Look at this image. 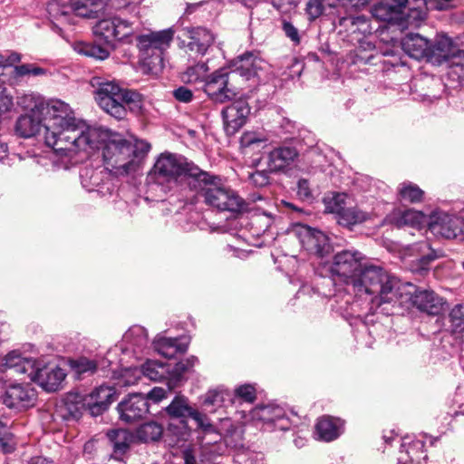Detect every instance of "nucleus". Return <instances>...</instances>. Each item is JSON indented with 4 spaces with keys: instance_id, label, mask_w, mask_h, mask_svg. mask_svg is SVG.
<instances>
[{
    "instance_id": "39",
    "label": "nucleus",
    "mask_w": 464,
    "mask_h": 464,
    "mask_svg": "<svg viewBox=\"0 0 464 464\" xmlns=\"http://www.w3.org/2000/svg\"><path fill=\"white\" fill-rule=\"evenodd\" d=\"M432 0H413L411 6L405 17L408 24L419 27L420 24L427 18V5Z\"/></svg>"
},
{
    "instance_id": "21",
    "label": "nucleus",
    "mask_w": 464,
    "mask_h": 464,
    "mask_svg": "<svg viewBox=\"0 0 464 464\" xmlns=\"http://www.w3.org/2000/svg\"><path fill=\"white\" fill-rule=\"evenodd\" d=\"M184 35L188 39L187 53L190 56H203L215 40L214 34L205 27H187Z\"/></svg>"
},
{
    "instance_id": "8",
    "label": "nucleus",
    "mask_w": 464,
    "mask_h": 464,
    "mask_svg": "<svg viewBox=\"0 0 464 464\" xmlns=\"http://www.w3.org/2000/svg\"><path fill=\"white\" fill-rule=\"evenodd\" d=\"M205 179H198L193 188L202 191L207 205L220 211L243 212L247 211L246 202L237 192L224 185L217 177L210 176L205 171Z\"/></svg>"
},
{
    "instance_id": "22",
    "label": "nucleus",
    "mask_w": 464,
    "mask_h": 464,
    "mask_svg": "<svg viewBox=\"0 0 464 464\" xmlns=\"http://www.w3.org/2000/svg\"><path fill=\"white\" fill-rule=\"evenodd\" d=\"M115 390L111 386L101 385L83 396V405L92 416L103 413L114 400Z\"/></svg>"
},
{
    "instance_id": "33",
    "label": "nucleus",
    "mask_w": 464,
    "mask_h": 464,
    "mask_svg": "<svg viewBox=\"0 0 464 464\" xmlns=\"http://www.w3.org/2000/svg\"><path fill=\"white\" fill-rule=\"evenodd\" d=\"M339 24L344 27L350 34L358 36H365L372 31L370 20L365 15H350L341 17ZM360 37L357 38L360 41Z\"/></svg>"
},
{
    "instance_id": "59",
    "label": "nucleus",
    "mask_w": 464,
    "mask_h": 464,
    "mask_svg": "<svg viewBox=\"0 0 464 464\" xmlns=\"http://www.w3.org/2000/svg\"><path fill=\"white\" fill-rule=\"evenodd\" d=\"M174 98L184 103H188L193 100V92L187 87L181 86L173 91Z\"/></svg>"
},
{
    "instance_id": "62",
    "label": "nucleus",
    "mask_w": 464,
    "mask_h": 464,
    "mask_svg": "<svg viewBox=\"0 0 464 464\" xmlns=\"http://www.w3.org/2000/svg\"><path fill=\"white\" fill-rule=\"evenodd\" d=\"M166 397V391L160 387L153 388L147 395V400H151L154 402H159Z\"/></svg>"
},
{
    "instance_id": "43",
    "label": "nucleus",
    "mask_w": 464,
    "mask_h": 464,
    "mask_svg": "<svg viewBox=\"0 0 464 464\" xmlns=\"http://www.w3.org/2000/svg\"><path fill=\"white\" fill-rule=\"evenodd\" d=\"M399 195L401 200L410 203H417L421 201L423 190L411 182H403L398 188Z\"/></svg>"
},
{
    "instance_id": "48",
    "label": "nucleus",
    "mask_w": 464,
    "mask_h": 464,
    "mask_svg": "<svg viewBox=\"0 0 464 464\" xmlns=\"http://www.w3.org/2000/svg\"><path fill=\"white\" fill-rule=\"evenodd\" d=\"M344 199L345 195L340 193H334L331 196L325 197L324 198L325 211L328 213L336 214L338 218L340 216V212L344 209Z\"/></svg>"
},
{
    "instance_id": "32",
    "label": "nucleus",
    "mask_w": 464,
    "mask_h": 464,
    "mask_svg": "<svg viewBox=\"0 0 464 464\" xmlns=\"http://www.w3.org/2000/svg\"><path fill=\"white\" fill-rule=\"evenodd\" d=\"M166 411L169 417L180 419L181 421H184L188 417L193 420H199L201 418L200 412L193 409L188 404V400L184 396H176L166 408Z\"/></svg>"
},
{
    "instance_id": "52",
    "label": "nucleus",
    "mask_w": 464,
    "mask_h": 464,
    "mask_svg": "<svg viewBox=\"0 0 464 464\" xmlns=\"http://www.w3.org/2000/svg\"><path fill=\"white\" fill-rule=\"evenodd\" d=\"M449 317L454 331H460L464 327V304L455 305Z\"/></svg>"
},
{
    "instance_id": "10",
    "label": "nucleus",
    "mask_w": 464,
    "mask_h": 464,
    "mask_svg": "<svg viewBox=\"0 0 464 464\" xmlns=\"http://www.w3.org/2000/svg\"><path fill=\"white\" fill-rule=\"evenodd\" d=\"M141 0H71V5H60L57 1H52L47 6L49 14L57 21H67L68 17L76 12L82 16H90L93 9L107 5L115 10L128 9L130 13L136 11Z\"/></svg>"
},
{
    "instance_id": "20",
    "label": "nucleus",
    "mask_w": 464,
    "mask_h": 464,
    "mask_svg": "<svg viewBox=\"0 0 464 464\" xmlns=\"http://www.w3.org/2000/svg\"><path fill=\"white\" fill-rule=\"evenodd\" d=\"M36 398V391L30 385L14 384L6 388L2 401L10 409L24 410L34 406Z\"/></svg>"
},
{
    "instance_id": "12",
    "label": "nucleus",
    "mask_w": 464,
    "mask_h": 464,
    "mask_svg": "<svg viewBox=\"0 0 464 464\" xmlns=\"http://www.w3.org/2000/svg\"><path fill=\"white\" fill-rule=\"evenodd\" d=\"M291 234L299 240L306 251L317 256L323 257L332 250L328 237L320 230L296 224L293 227Z\"/></svg>"
},
{
    "instance_id": "5",
    "label": "nucleus",
    "mask_w": 464,
    "mask_h": 464,
    "mask_svg": "<svg viewBox=\"0 0 464 464\" xmlns=\"http://www.w3.org/2000/svg\"><path fill=\"white\" fill-rule=\"evenodd\" d=\"M4 365L16 374L26 375L46 392L59 390L66 377L63 369L47 362L45 359L24 357L14 351L5 355Z\"/></svg>"
},
{
    "instance_id": "29",
    "label": "nucleus",
    "mask_w": 464,
    "mask_h": 464,
    "mask_svg": "<svg viewBox=\"0 0 464 464\" xmlns=\"http://www.w3.org/2000/svg\"><path fill=\"white\" fill-rule=\"evenodd\" d=\"M429 44V40L419 34H408L401 42L403 52L416 60L428 61Z\"/></svg>"
},
{
    "instance_id": "23",
    "label": "nucleus",
    "mask_w": 464,
    "mask_h": 464,
    "mask_svg": "<svg viewBox=\"0 0 464 464\" xmlns=\"http://www.w3.org/2000/svg\"><path fill=\"white\" fill-rule=\"evenodd\" d=\"M426 436L421 435L414 440L406 437L401 443V449L397 464H424L427 459L425 450Z\"/></svg>"
},
{
    "instance_id": "36",
    "label": "nucleus",
    "mask_w": 464,
    "mask_h": 464,
    "mask_svg": "<svg viewBox=\"0 0 464 464\" xmlns=\"http://www.w3.org/2000/svg\"><path fill=\"white\" fill-rule=\"evenodd\" d=\"M139 372L151 381L160 382L164 379L169 380L170 364L159 362L157 361H148L141 366Z\"/></svg>"
},
{
    "instance_id": "64",
    "label": "nucleus",
    "mask_w": 464,
    "mask_h": 464,
    "mask_svg": "<svg viewBox=\"0 0 464 464\" xmlns=\"http://www.w3.org/2000/svg\"><path fill=\"white\" fill-rule=\"evenodd\" d=\"M227 250L228 252H231L233 256L239 257L241 259L247 257V256L249 254V251L239 249L237 247L230 246V245H228L227 246Z\"/></svg>"
},
{
    "instance_id": "17",
    "label": "nucleus",
    "mask_w": 464,
    "mask_h": 464,
    "mask_svg": "<svg viewBox=\"0 0 464 464\" xmlns=\"http://www.w3.org/2000/svg\"><path fill=\"white\" fill-rule=\"evenodd\" d=\"M148 343L146 329L140 325H133L125 332L121 343L115 346L114 351L121 350L124 356L139 358Z\"/></svg>"
},
{
    "instance_id": "61",
    "label": "nucleus",
    "mask_w": 464,
    "mask_h": 464,
    "mask_svg": "<svg viewBox=\"0 0 464 464\" xmlns=\"http://www.w3.org/2000/svg\"><path fill=\"white\" fill-rule=\"evenodd\" d=\"M449 65L464 71V50L456 48Z\"/></svg>"
},
{
    "instance_id": "24",
    "label": "nucleus",
    "mask_w": 464,
    "mask_h": 464,
    "mask_svg": "<svg viewBox=\"0 0 464 464\" xmlns=\"http://www.w3.org/2000/svg\"><path fill=\"white\" fill-rule=\"evenodd\" d=\"M250 108L244 100H237L222 111L225 130L227 134H234L246 122Z\"/></svg>"
},
{
    "instance_id": "56",
    "label": "nucleus",
    "mask_w": 464,
    "mask_h": 464,
    "mask_svg": "<svg viewBox=\"0 0 464 464\" xmlns=\"http://www.w3.org/2000/svg\"><path fill=\"white\" fill-rule=\"evenodd\" d=\"M324 12V5L321 0H310L306 5V13L309 18L314 20Z\"/></svg>"
},
{
    "instance_id": "51",
    "label": "nucleus",
    "mask_w": 464,
    "mask_h": 464,
    "mask_svg": "<svg viewBox=\"0 0 464 464\" xmlns=\"http://www.w3.org/2000/svg\"><path fill=\"white\" fill-rule=\"evenodd\" d=\"M234 403L236 400H241L245 402L252 403L256 399V389L251 384H244L238 386L233 394Z\"/></svg>"
},
{
    "instance_id": "41",
    "label": "nucleus",
    "mask_w": 464,
    "mask_h": 464,
    "mask_svg": "<svg viewBox=\"0 0 464 464\" xmlns=\"http://www.w3.org/2000/svg\"><path fill=\"white\" fill-rule=\"evenodd\" d=\"M422 215L420 212L413 209L398 211L393 214L392 222L398 227L404 226L414 227L421 222Z\"/></svg>"
},
{
    "instance_id": "28",
    "label": "nucleus",
    "mask_w": 464,
    "mask_h": 464,
    "mask_svg": "<svg viewBox=\"0 0 464 464\" xmlns=\"http://www.w3.org/2000/svg\"><path fill=\"white\" fill-rule=\"evenodd\" d=\"M343 431V421L338 418L324 416L315 424L316 439L323 441H333Z\"/></svg>"
},
{
    "instance_id": "50",
    "label": "nucleus",
    "mask_w": 464,
    "mask_h": 464,
    "mask_svg": "<svg viewBox=\"0 0 464 464\" xmlns=\"http://www.w3.org/2000/svg\"><path fill=\"white\" fill-rule=\"evenodd\" d=\"M0 445L6 453L12 452L14 450L10 425L3 420H0Z\"/></svg>"
},
{
    "instance_id": "54",
    "label": "nucleus",
    "mask_w": 464,
    "mask_h": 464,
    "mask_svg": "<svg viewBox=\"0 0 464 464\" xmlns=\"http://www.w3.org/2000/svg\"><path fill=\"white\" fill-rule=\"evenodd\" d=\"M252 223L258 227L259 231L266 232L274 223V218L271 214L263 212L262 214L256 215L253 218Z\"/></svg>"
},
{
    "instance_id": "19",
    "label": "nucleus",
    "mask_w": 464,
    "mask_h": 464,
    "mask_svg": "<svg viewBox=\"0 0 464 464\" xmlns=\"http://www.w3.org/2000/svg\"><path fill=\"white\" fill-rule=\"evenodd\" d=\"M147 398L140 393L130 394L118 404L120 419L126 423H133L142 420L149 413Z\"/></svg>"
},
{
    "instance_id": "18",
    "label": "nucleus",
    "mask_w": 464,
    "mask_h": 464,
    "mask_svg": "<svg viewBox=\"0 0 464 464\" xmlns=\"http://www.w3.org/2000/svg\"><path fill=\"white\" fill-rule=\"evenodd\" d=\"M267 68V63L259 55L247 52L237 57L230 63L229 71L234 75H240L246 80L257 77Z\"/></svg>"
},
{
    "instance_id": "14",
    "label": "nucleus",
    "mask_w": 464,
    "mask_h": 464,
    "mask_svg": "<svg viewBox=\"0 0 464 464\" xmlns=\"http://www.w3.org/2000/svg\"><path fill=\"white\" fill-rule=\"evenodd\" d=\"M111 174L105 166L98 169L85 166L80 171L81 183L89 192L96 191L101 196L110 195L114 189Z\"/></svg>"
},
{
    "instance_id": "30",
    "label": "nucleus",
    "mask_w": 464,
    "mask_h": 464,
    "mask_svg": "<svg viewBox=\"0 0 464 464\" xmlns=\"http://www.w3.org/2000/svg\"><path fill=\"white\" fill-rule=\"evenodd\" d=\"M227 451V445L221 440H211L205 436L203 438L199 458L205 464H223L219 459Z\"/></svg>"
},
{
    "instance_id": "57",
    "label": "nucleus",
    "mask_w": 464,
    "mask_h": 464,
    "mask_svg": "<svg viewBox=\"0 0 464 464\" xmlns=\"http://www.w3.org/2000/svg\"><path fill=\"white\" fill-rule=\"evenodd\" d=\"M266 141V139H265L262 135L257 134L256 132H245L241 137V145L243 147H250L252 145Z\"/></svg>"
},
{
    "instance_id": "9",
    "label": "nucleus",
    "mask_w": 464,
    "mask_h": 464,
    "mask_svg": "<svg viewBox=\"0 0 464 464\" xmlns=\"http://www.w3.org/2000/svg\"><path fill=\"white\" fill-rule=\"evenodd\" d=\"M174 37V30L168 28L137 36L140 64L147 73L157 74L164 67V53Z\"/></svg>"
},
{
    "instance_id": "37",
    "label": "nucleus",
    "mask_w": 464,
    "mask_h": 464,
    "mask_svg": "<svg viewBox=\"0 0 464 464\" xmlns=\"http://www.w3.org/2000/svg\"><path fill=\"white\" fill-rule=\"evenodd\" d=\"M415 251L420 253V256L412 260V270L422 272L429 269L430 264L436 259L437 256L430 249L428 242H420L415 246Z\"/></svg>"
},
{
    "instance_id": "1",
    "label": "nucleus",
    "mask_w": 464,
    "mask_h": 464,
    "mask_svg": "<svg viewBox=\"0 0 464 464\" xmlns=\"http://www.w3.org/2000/svg\"><path fill=\"white\" fill-rule=\"evenodd\" d=\"M35 98L43 105L45 143L61 157L72 160L79 148L86 147L96 137L94 125L76 118L68 103L61 100L45 102L40 96Z\"/></svg>"
},
{
    "instance_id": "4",
    "label": "nucleus",
    "mask_w": 464,
    "mask_h": 464,
    "mask_svg": "<svg viewBox=\"0 0 464 464\" xmlns=\"http://www.w3.org/2000/svg\"><path fill=\"white\" fill-rule=\"evenodd\" d=\"M391 289H387L388 298H379L375 306L383 314H394L400 308L415 306L421 312L435 315L440 314L442 299L431 290H418L410 283H402L390 275Z\"/></svg>"
},
{
    "instance_id": "27",
    "label": "nucleus",
    "mask_w": 464,
    "mask_h": 464,
    "mask_svg": "<svg viewBox=\"0 0 464 464\" xmlns=\"http://www.w3.org/2000/svg\"><path fill=\"white\" fill-rule=\"evenodd\" d=\"M457 46L453 44L452 40L445 35L437 36L434 44H429L428 62L440 65L443 63L450 64L452 55Z\"/></svg>"
},
{
    "instance_id": "42",
    "label": "nucleus",
    "mask_w": 464,
    "mask_h": 464,
    "mask_svg": "<svg viewBox=\"0 0 464 464\" xmlns=\"http://www.w3.org/2000/svg\"><path fill=\"white\" fill-rule=\"evenodd\" d=\"M198 362L197 357L190 356L186 360L179 361L174 366L170 365V374L169 375V385H174L179 382L183 374L188 372Z\"/></svg>"
},
{
    "instance_id": "13",
    "label": "nucleus",
    "mask_w": 464,
    "mask_h": 464,
    "mask_svg": "<svg viewBox=\"0 0 464 464\" xmlns=\"http://www.w3.org/2000/svg\"><path fill=\"white\" fill-rule=\"evenodd\" d=\"M26 101H34V106L27 113L21 115L15 124L16 133L23 138H30L40 133L42 130H44L43 105L38 104L34 94L25 95L22 103L24 104Z\"/></svg>"
},
{
    "instance_id": "45",
    "label": "nucleus",
    "mask_w": 464,
    "mask_h": 464,
    "mask_svg": "<svg viewBox=\"0 0 464 464\" xmlns=\"http://www.w3.org/2000/svg\"><path fill=\"white\" fill-rule=\"evenodd\" d=\"M208 67L206 63H198L187 69L182 79L186 82L195 83L205 80Z\"/></svg>"
},
{
    "instance_id": "15",
    "label": "nucleus",
    "mask_w": 464,
    "mask_h": 464,
    "mask_svg": "<svg viewBox=\"0 0 464 464\" xmlns=\"http://www.w3.org/2000/svg\"><path fill=\"white\" fill-rule=\"evenodd\" d=\"M249 418L256 422H262L267 430L275 429L286 430L290 427L285 411L278 405L258 406L249 412Z\"/></svg>"
},
{
    "instance_id": "44",
    "label": "nucleus",
    "mask_w": 464,
    "mask_h": 464,
    "mask_svg": "<svg viewBox=\"0 0 464 464\" xmlns=\"http://www.w3.org/2000/svg\"><path fill=\"white\" fill-rule=\"evenodd\" d=\"M163 432L161 425L155 421H150L141 425L137 430V436L145 442L158 440Z\"/></svg>"
},
{
    "instance_id": "31",
    "label": "nucleus",
    "mask_w": 464,
    "mask_h": 464,
    "mask_svg": "<svg viewBox=\"0 0 464 464\" xmlns=\"http://www.w3.org/2000/svg\"><path fill=\"white\" fill-rule=\"evenodd\" d=\"M153 345L155 350L166 358H173L178 353H183L188 348V342H181L180 338H168L158 336Z\"/></svg>"
},
{
    "instance_id": "55",
    "label": "nucleus",
    "mask_w": 464,
    "mask_h": 464,
    "mask_svg": "<svg viewBox=\"0 0 464 464\" xmlns=\"http://www.w3.org/2000/svg\"><path fill=\"white\" fill-rule=\"evenodd\" d=\"M282 30L286 37H288L295 44H299L301 37L298 29L290 22L285 19L282 21Z\"/></svg>"
},
{
    "instance_id": "35",
    "label": "nucleus",
    "mask_w": 464,
    "mask_h": 464,
    "mask_svg": "<svg viewBox=\"0 0 464 464\" xmlns=\"http://www.w3.org/2000/svg\"><path fill=\"white\" fill-rule=\"evenodd\" d=\"M372 214L367 211H363L357 207L344 208L340 212V216L337 218V222L341 226L351 227L357 224H361L364 221L371 219Z\"/></svg>"
},
{
    "instance_id": "26",
    "label": "nucleus",
    "mask_w": 464,
    "mask_h": 464,
    "mask_svg": "<svg viewBox=\"0 0 464 464\" xmlns=\"http://www.w3.org/2000/svg\"><path fill=\"white\" fill-rule=\"evenodd\" d=\"M460 220L446 213L436 214L430 223V230L435 236L454 238L460 231Z\"/></svg>"
},
{
    "instance_id": "16",
    "label": "nucleus",
    "mask_w": 464,
    "mask_h": 464,
    "mask_svg": "<svg viewBox=\"0 0 464 464\" xmlns=\"http://www.w3.org/2000/svg\"><path fill=\"white\" fill-rule=\"evenodd\" d=\"M231 77L233 76L227 69L216 71L206 82L205 92L215 102L224 103L232 100L236 92L229 87Z\"/></svg>"
},
{
    "instance_id": "63",
    "label": "nucleus",
    "mask_w": 464,
    "mask_h": 464,
    "mask_svg": "<svg viewBox=\"0 0 464 464\" xmlns=\"http://www.w3.org/2000/svg\"><path fill=\"white\" fill-rule=\"evenodd\" d=\"M408 2L409 0H392V2L390 3L398 17L402 14L403 9L406 7Z\"/></svg>"
},
{
    "instance_id": "6",
    "label": "nucleus",
    "mask_w": 464,
    "mask_h": 464,
    "mask_svg": "<svg viewBox=\"0 0 464 464\" xmlns=\"http://www.w3.org/2000/svg\"><path fill=\"white\" fill-rule=\"evenodd\" d=\"M205 177V171L183 156L164 152L158 157L148 179L150 182L170 188L181 179H186L193 188L198 179Z\"/></svg>"
},
{
    "instance_id": "11",
    "label": "nucleus",
    "mask_w": 464,
    "mask_h": 464,
    "mask_svg": "<svg viewBox=\"0 0 464 464\" xmlns=\"http://www.w3.org/2000/svg\"><path fill=\"white\" fill-rule=\"evenodd\" d=\"M135 30L132 22L120 16L102 19L93 26L94 34L108 44H112L115 41L131 43Z\"/></svg>"
},
{
    "instance_id": "2",
    "label": "nucleus",
    "mask_w": 464,
    "mask_h": 464,
    "mask_svg": "<svg viewBox=\"0 0 464 464\" xmlns=\"http://www.w3.org/2000/svg\"><path fill=\"white\" fill-rule=\"evenodd\" d=\"M334 280H339L350 286L359 296L366 295L373 306L379 298H388L391 289L390 274L382 267L365 262V256L355 249L336 253L329 266Z\"/></svg>"
},
{
    "instance_id": "46",
    "label": "nucleus",
    "mask_w": 464,
    "mask_h": 464,
    "mask_svg": "<svg viewBox=\"0 0 464 464\" xmlns=\"http://www.w3.org/2000/svg\"><path fill=\"white\" fill-rule=\"evenodd\" d=\"M75 50L79 53H82V54L89 56V57L95 58L98 60H104L110 54L109 51L106 48L102 47L100 45H96V44H79L75 47Z\"/></svg>"
},
{
    "instance_id": "3",
    "label": "nucleus",
    "mask_w": 464,
    "mask_h": 464,
    "mask_svg": "<svg viewBox=\"0 0 464 464\" xmlns=\"http://www.w3.org/2000/svg\"><path fill=\"white\" fill-rule=\"evenodd\" d=\"M97 135L92 138L86 147H81L70 161L73 164L90 158L102 149L103 164L116 176H125L136 172L142 157L150 150L149 143L140 140L133 143L122 135L108 129L94 125Z\"/></svg>"
},
{
    "instance_id": "53",
    "label": "nucleus",
    "mask_w": 464,
    "mask_h": 464,
    "mask_svg": "<svg viewBox=\"0 0 464 464\" xmlns=\"http://www.w3.org/2000/svg\"><path fill=\"white\" fill-rule=\"evenodd\" d=\"M296 195L303 201L312 202L314 199L313 190L310 182L306 179H300L297 181Z\"/></svg>"
},
{
    "instance_id": "47",
    "label": "nucleus",
    "mask_w": 464,
    "mask_h": 464,
    "mask_svg": "<svg viewBox=\"0 0 464 464\" xmlns=\"http://www.w3.org/2000/svg\"><path fill=\"white\" fill-rule=\"evenodd\" d=\"M372 14L381 21H392L398 18L390 3H378L371 10Z\"/></svg>"
},
{
    "instance_id": "38",
    "label": "nucleus",
    "mask_w": 464,
    "mask_h": 464,
    "mask_svg": "<svg viewBox=\"0 0 464 464\" xmlns=\"http://www.w3.org/2000/svg\"><path fill=\"white\" fill-rule=\"evenodd\" d=\"M83 409H86L85 405H83V397H81L77 394L68 395L64 399L63 404L61 406L63 417L66 419L80 418Z\"/></svg>"
},
{
    "instance_id": "7",
    "label": "nucleus",
    "mask_w": 464,
    "mask_h": 464,
    "mask_svg": "<svg viewBox=\"0 0 464 464\" xmlns=\"http://www.w3.org/2000/svg\"><path fill=\"white\" fill-rule=\"evenodd\" d=\"M91 84L95 88V100L102 110L111 116L121 120L125 117L127 107L134 110L140 107V94L121 88L113 81H104L94 77Z\"/></svg>"
},
{
    "instance_id": "34",
    "label": "nucleus",
    "mask_w": 464,
    "mask_h": 464,
    "mask_svg": "<svg viewBox=\"0 0 464 464\" xmlns=\"http://www.w3.org/2000/svg\"><path fill=\"white\" fill-rule=\"evenodd\" d=\"M107 437L116 457L123 455L128 450L133 439L131 433L124 429L111 430Z\"/></svg>"
},
{
    "instance_id": "58",
    "label": "nucleus",
    "mask_w": 464,
    "mask_h": 464,
    "mask_svg": "<svg viewBox=\"0 0 464 464\" xmlns=\"http://www.w3.org/2000/svg\"><path fill=\"white\" fill-rule=\"evenodd\" d=\"M13 106V97L7 93L6 88L0 85V114L8 111Z\"/></svg>"
},
{
    "instance_id": "25",
    "label": "nucleus",
    "mask_w": 464,
    "mask_h": 464,
    "mask_svg": "<svg viewBox=\"0 0 464 464\" xmlns=\"http://www.w3.org/2000/svg\"><path fill=\"white\" fill-rule=\"evenodd\" d=\"M298 152L295 148L282 145L275 147L266 156V165L269 172H285L290 168Z\"/></svg>"
},
{
    "instance_id": "49",
    "label": "nucleus",
    "mask_w": 464,
    "mask_h": 464,
    "mask_svg": "<svg viewBox=\"0 0 464 464\" xmlns=\"http://www.w3.org/2000/svg\"><path fill=\"white\" fill-rule=\"evenodd\" d=\"M71 367L78 375L85 373L92 374L97 370L96 362L85 357H82L77 360L72 361Z\"/></svg>"
},
{
    "instance_id": "40",
    "label": "nucleus",
    "mask_w": 464,
    "mask_h": 464,
    "mask_svg": "<svg viewBox=\"0 0 464 464\" xmlns=\"http://www.w3.org/2000/svg\"><path fill=\"white\" fill-rule=\"evenodd\" d=\"M203 402L206 406L222 407L227 406V403H234V397L227 389L218 387L209 390L206 393Z\"/></svg>"
},
{
    "instance_id": "60",
    "label": "nucleus",
    "mask_w": 464,
    "mask_h": 464,
    "mask_svg": "<svg viewBox=\"0 0 464 464\" xmlns=\"http://www.w3.org/2000/svg\"><path fill=\"white\" fill-rule=\"evenodd\" d=\"M268 169L266 170H257L252 174H250L249 179L252 183L257 187H263L268 184L269 176H268Z\"/></svg>"
}]
</instances>
